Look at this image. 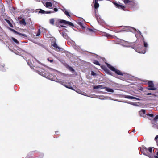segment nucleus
Instances as JSON below:
<instances>
[{
  "label": "nucleus",
  "mask_w": 158,
  "mask_h": 158,
  "mask_svg": "<svg viewBox=\"0 0 158 158\" xmlns=\"http://www.w3.org/2000/svg\"><path fill=\"white\" fill-rule=\"evenodd\" d=\"M107 65L109 68L111 70L114 72L116 74L120 75H123L122 73L119 70L115 68L114 67L108 64H107Z\"/></svg>",
  "instance_id": "nucleus-1"
},
{
  "label": "nucleus",
  "mask_w": 158,
  "mask_h": 158,
  "mask_svg": "<svg viewBox=\"0 0 158 158\" xmlns=\"http://www.w3.org/2000/svg\"><path fill=\"white\" fill-rule=\"evenodd\" d=\"M136 51L140 53H145L146 52V48L141 45H138L137 48H136Z\"/></svg>",
  "instance_id": "nucleus-2"
},
{
  "label": "nucleus",
  "mask_w": 158,
  "mask_h": 158,
  "mask_svg": "<svg viewBox=\"0 0 158 158\" xmlns=\"http://www.w3.org/2000/svg\"><path fill=\"white\" fill-rule=\"evenodd\" d=\"M120 31H126L127 32L133 31L134 29L133 27L129 26H123L121 27Z\"/></svg>",
  "instance_id": "nucleus-3"
},
{
  "label": "nucleus",
  "mask_w": 158,
  "mask_h": 158,
  "mask_svg": "<svg viewBox=\"0 0 158 158\" xmlns=\"http://www.w3.org/2000/svg\"><path fill=\"white\" fill-rule=\"evenodd\" d=\"M148 86L147 88L148 90H156V88L154 87V85L152 81H150L148 82Z\"/></svg>",
  "instance_id": "nucleus-4"
},
{
  "label": "nucleus",
  "mask_w": 158,
  "mask_h": 158,
  "mask_svg": "<svg viewBox=\"0 0 158 158\" xmlns=\"http://www.w3.org/2000/svg\"><path fill=\"white\" fill-rule=\"evenodd\" d=\"M57 22L60 23H62L64 24H68L69 25L72 26L73 27L74 26L73 24L71 22L69 21H67L64 20H57Z\"/></svg>",
  "instance_id": "nucleus-5"
},
{
  "label": "nucleus",
  "mask_w": 158,
  "mask_h": 158,
  "mask_svg": "<svg viewBox=\"0 0 158 158\" xmlns=\"http://www.w3.org/2000/svg\"><path fill=\"white\" fill-rule=\"evenodd\" d=\"M141 151L144 155L148 156H150V154L148 152V149L146 147H143V149H141Z\"/></svg>",
  "instance_id": "nucleus-6"
},
{
  "label": "nucleus",
  "mask_w": 158,
  "mask_h": 158,
  "mask_svg": "<svg viewBox=\"0 0 158 158\" xmlns=\"http://www.w3.org/2000/svg\"><path fill=\"white\" fill-rule=\"evenodd\" d=\"M112 3L116 6V8L118 9H121L123 10H125V7L124 6L119 4L116 2L114 1H113Z\"/></svg>",
  "instance_id": "nucleus-7"
},
{
  "label": "nucleus",
  "mask_w": 158,
  "mask_h": 158,
  "mask_svg": "<svg viewBox=\"0 0 158 158\" xmlns=\"http://www.w3.org/2000/svg\"><path fill=\"white\" fill-rule=\"evenodd\" d=\"M11 30H12V31H13L15 33L19 35L23 36L24 38H26L27 37V35L25 34L21 33L19 32L18 31H16L15 30L13 29H11Z\"/></svg>",
  "instance_id": "nucleus-8"
},
{
  "label": "nucleus",
  "mask_w": 158,
  "mask_h": 158,
  "mask_svg": "<svg viewBox=\"0 0 158 158\" xmlns=\"http://www.w3.org/2000/svg\"><path fill=\"white\" fill-rule=\"evenodd\" d=\"M146 111L144 110H141V111L139 112V114L141 116L145 117V116Z\"/></svg>",
  "instance_id": "nucleus-9"
},
{
  "label": "nucleus",
  "mask_w": 158,
  "mask_h": 158,
  "mask_svg": "<svg viewBox=\"0 0 158 158\" xmlns=\"http://www.w3.org/2000/svg\"><path fill=\"white\" fill-rule=\"evenodd\" d=\"M93 2L94 3V7L95 9H97L99 6V4L98 3L97 0H93Z\"/></svg>",
  "instance_id": "nucleus-10"
},
{
  "label": "nucleus",
  "mask_w": 158,
  "mask_h": 158,
  "mask_svg": "<svg viewBox=\"0 0 158 158\" xmlns=\"http://www.w3.org/2000/svg\"><path fill=\"white\" fill-rule=\"evenodd\" d=\"M44 6L46 7L49 8V7H51L52 6V3L50 2H46L45 5H44Z\"/></svg>",
  "instance_id": "nucleus-11"
},
{
  "label": "nucleus",
  "mask_w": 158,
  "mask_h": 158,
  "mask_svg": "<svg viewBox=\"0 0 158 158\" xmlns=\"http://www.w3.org/2000/svg\"><path fill=\"white\" fill-rule=\"evenodd\" d=\"M93 88L94 89H104V87H103V86L102 85H99L97 86H94Z\"/></svg>",
  "instance_id": "nucleus-12"
},
{
  "label": "nucleus",
  "mask_w": 158,
  "mask_h": 158,
  "mask_svg": "<svg viewBox=\"0 0 158 158\" xmlns=\"http://www.w3.org/2000/svg\"><path fill=\"white\" fill-rule=\"evenodd\" d=\"M65 66H66V67L68 69L69 71H70L71 72H73L74 71V69L72 67L69 65L68 64H66V65Z\"/></svg>",
  "instance_id": "nucleus-13"
},
{
  "label": "nucleus",
  "mask_w": 158,
  "mask_h": 158,
  "mask_svg": "<svg viewBox=\"0 0 158 158\" xmlns=\"http://www.w3.org/2000/svg\"><path fill=\"white\" fill-rule=\"evenodd\" d=\"M104 89H105L106 90L107 92L113 93L114 92V90L109 88L108 87H104Z\"/></svg>",
  "instance_id": "nucleus-14"
},
{
  "label": "nucleus",
  "mask_w": 158,
  "mask_h": 158,
  "mask_svg": "<svg viewBox=\"0 0 158 158\" xmlns=\"http://www.w3.org/2000/svg\"><path fill=\"white\" fill-rule=\"evenodd\" d=\"M63 37L65 38L66 39H67L68 38V36L67 35V33H65L64 32H63L61 33Z\"/></svg>",
  "instance_id": "nucleus-15"
},
{
  "label": "nucleus",
  "mask_w": 158,
  "mask_h": 158,
  "mask_svg": "<svg viewBox=\"0 0 158 158\" xmlns=\"http://www.w3.org/2000/svg\"><path fill=\"white\" fill-rule=\"evenodd\" d=\"M36 12H38L41 14L45 13V11H44L41 9H37L36 10Z\"/></svg>",
  "instance_id": "nucleus-16"
},
{
  "label": "nucleus",
  "mask_w": 158,
  "mask_h": 158,
  "mask_svg": "<svg viewBox=\"0 0 158 158\" xmlns=\"http://www.w3.org/2000/svg\"><path fill=\"white\" fill-rule=\"evenodd\" d=\"M52 46L55 48H56L59 50H60L61 49V48H60L58 46L56 42H54L52 44Z\"/></svg>",
  "instance_id": "nucleus-17"
},
{
  "label": "nucleus",
  "mask_w": 158,
  "mask_h": 158,
  "mask_svg": "<svg viewBox=\"0 0 158 158\" xmlns=\"http://www.w3.org/2000/svg\"><path fill=\"white\" fill-rule=\"evenodd\" d=\"M105 72H106V73L110 75L113 76V73H112L109 70L107 69H106L105 70Z\"/></svg>",
  "instance_id": "nucleus-18"
},
{
  "label": "nucleus",
  "mask_w": 158,
  "mask_h": 158,
  "mask_svg": "<svg viewBox=\"0 0 158 158\" xmlns=\"http://www.w3.org/2000/svg\"><path fill=\"white\" fill-rule=\"evenodd\" d=\"M19 22L20 24H22L24 26H25L26 25V22L24 19H22L19 21Z\"/></svg>",
  "instance_id": "nucleus-19"
},
{
  "label": "nucleus",
  "mask_w": 158,
  "mask_h": 158,
  "mask_svg": "<svg viewBox=\"0 0 158 158\" xmlns=\"http://www.w3.org/2000/svg\"><path fill=\"white\" fill-rule=\"evenodd\" d=\"M125 98H127L130 99H135L136 100H139V99L137 98L131 96H126Z\"/></svg>",
  "instance_id": "nucleus-20"
},
{
  "label": "nucleus",
  "mask_w": 158,
  "mask_h": 158,
  "mask_svg": "<svg viewBox=\"0 0 158 158\" xmlns=\"http://www.w3.org/2000/svg\"><path fill=\"white\" fill-rule=\"evenodd\" d=\"M63 11L67 16L70 17L69 13L66 9H64L63 10Z\"/></svg>",
  "instance_id": "nucleus-21"
},
{
  "label": "nucleus",
  "mask_w": 158,
  "mask_h": 158,
  "mask_svg": "<svg viewBox=\"0 0 158 158\" xmlns=\"http://www.w3.org/2000/svg\"><path fill=\"white\" fill-rule=\"evenodd\" d=\"M5 20L6 21V22L11 27H13L12 24H11L10 21H9V20L5 19Z\"/></svg>",
  "instance_id": "nucleus-22"
},
{
  "label": "nucleus",
  "mask_w": 158,
  "mask_h": 158,
  "mask_svg": "<svg viewBox=\"0 0 158 158\" xmlns=\"http://www.w3.org/2000/svg\"><path fill=\"white\" fill-rule=\"evenodd\" d=\"M93 63L95 64L96 65H99V66H100V64L99 63V62L98 61V60H94L93 62Z\"/></svg>",
  "instance_id": "nucleus-23"
},
{
  "label": "nucleus",
  "mask_w": 158,
  "mask_h": 158,
  "mask_svg": "<svg viewBox=\"0 0 158 158\" xmlns=\"http://www.w3.org/2000/svg\"><path fill=\"white\" fill-rule=\"evenodd\" d=\"M153 147H150L148 148V152H149L150 153H152V149Z\"/></svg>",
  "instance_id": "nucleus-24"
},
{
  "label": "nucleus",
  "mask_w": 158,
  "mask_h": 158,
  "mask_svg": "<svg viewBox=\"0 0 158 158\" xmlns=\"http://www.w3.org/2000/svg\"><path fill=\"white\" fill-rule=\"evenodd\" d=\"M54 19H52L50 20V24L54 25Z\"/></svg>",
  "instance_id": "nucleus-25"
},
{
  "label": "nucleus",
  "mask_w": 158,
  "mask_h": 158,
  "mask_svg": "<svg viewBox=\"0 0 158 158\" xmlns=\"http://www.w3.org/2000/svg\"><path fill=\"white\" fill-rule=\"evenodd\" d=\"M12 39L13 40V41L16 43L17 44H19V41L15 38L13 37H12Z\"/></svg>",
  "instance_id": "nucleus-26"
},
{
  "label": "nucleus",
  "mask_w": 158,
  "mask_h": 158,
  "mask_svg": "<svg viewBox=\"0 0 158 158\" xmlns=\"http://www.w3.org/2000/svg\"><path fill=\"white\" fill-rule=\"evenodd\" d=\"M123 2L125 4H127L130 2L132 3H133L132 2H131L129 0H124Z\"/></svg>",
  "instance_id": "nucleus-27"
},
{
  "label": "nucleus",
  "mask_w": 158,
  "mask_h": 158,
  "mask_svg": "<svg viewBox=\"0 0 158 158\" xmlns=\"http://www.w3.org/2000/svg\"><path fill=\"white\" fill-rule=\"evenodd\" d=\"M54 12V11H45V13L48 14H50L51 13H53Z\"/></svg>",
  "instance_id": "nucleus-28"
},
{
  "label": "nucleus",
  "mask_w": 158,
  "mask_h": 158,
  "mask_svg": "<svg viewBox=\"0 0 158 158\" xmlns=\"http://www.w3.org/2000/svg\"><path fill=\"white\" fill-rule=\"evenodd\" d=\"M143 42H144L143 44H144V47H145L146 48L147 47H148V44H147V43L145 42L144 40L143 41Z\"/></svg>",
  "instance_id": "nucleus-29"
},
{
  "label": "nucleus",
  "mask_w": 158,
  "mask_h": 158,
  "mask_svg": "<svg viewBox=\"0 0 158 158\" xmlns=\"http://www.w3.org/2000/svg\"><path fill=\"white\" fill-rule=\"evenodd\" d=\"M64 85L66 87H67L69 89H72V90L73 89V87L71 86H68V85Z\"/></svg>",
  "instance_id": "nucleus-30"
},
{
  "label": "nucleus",
  "mask_w": 158,
  "mask_h": 158,
  "mask_svg": "<svg viewBox=\"0 0 158 158\" xmlns=\"http://www.w3.org/2000/svg\"><path fill=\"white\" fill-rule=\"evenodd\" d=\"M47 60L50 63H52L53 61V59H50L49 58H48Z\"/></svg>",
  "instance_id": "nucleus-31"
},
{
  "label": "nucleus",
  "mask_w": 158,
  "mask_h": 158,
  "mask_svg": "<svg viewBox=\"0 0 158 158\" xmlns=\"http://www.w3.org/2000/svg\"><path fill=\"white\" fill-rule=\"evenodd\" d=\"M40 29H39L37 33L36 34V35L37 36H39L40 35Z\"/></svg>",
  "instance_id": "nucleus-32"
},
{
  "label": "nucleus",
  "mask_w": 158,
  "mask_h": 158,
  "mask_svg": "<svg viewBox=\"0 0 158 158\" xmlns=\"http://www.w3.org/2000/svg\"><path fill=\"white\" fill-rule=\"evenodd\" d=\"M158 119V115H157L155 116V117L154 118V120L155 121H156Z\"/></svg>",
  "instance_id": "nucleus-33"
},
{
  "label": "nucleus",
  "mask_w": 158,
  "mask_h": 158,
  "mask_svg": "<svg viewBox=\"0 0 158 158\" xmlns=\"http://www.w3.org/2000/svg\"><path fill=\"white\" fill-rule=\"evenodd\" d=\"M78 24L81 27H83V24L82 23H81V22H79L78 23Z\"/></svg>",
  "instance_id": "nucleus-34"
},
{
  "label": "nucleus",
  "mask_w": 158,
  "mask_h": 158,
  "mask_svg": "<svg viewBox=\"0 0 158 158\" xmlns=\"http://www.w3.org/2000/svg\"><path fill=\"white\" fill-rule=\"evenodd\" d=\"M91 75L93 76H95L96 75V73L93 71L91 72Z\"/></svg>",
  "instance_id": "nucleus-35"
},
{
  "label": "nucleus",
  "mask_w": 158,
  "mask_h": 158,
  "mask_svg": "<svg viewBox=\"0 0 158 158\" xmlns=\"http://www.w3.org/2000/svg\"><path fill=\"white\" fill-rule=\"evenodd\" d=\"M147 115L151 117H153L154 116L153 114H148Z\"/></svg>",
  "instance_id": "nucleus-36"
},
{
  "label": "nucleus",
  "mask_w": 158,
  "mask_h": 158,
  "mask_svg": "<svg viewBox=\"0 0 158 158\" xmlns=\"http://www.w3.org/2000/svg\"><path fill=\"white\" fill-rule=\"evenodd\" d=\"M158 140V135H157L155 138V140L156 141Z\"/></svg>",
  "instance_id": "nucleus-37"
},
{
  "label": "nucleus",
  "mask_w": 158,
  "mask_h": 158,
  "mask_svg": "<svg viewBox=\"0 0 158 158\" xmlns=\"http://www.w3.org/2000/svg\"><path fill=\"white\" fill-rule=\"evenodd\" d=\"M89 31L90 32H93L94 31L93 30L91 29H89Z\"/></svg>",
  "instance_id": "nucleus-38"
},
{
  "label": "nucleus",
  "mask_w": 158,
  "mask_h": 158,
  "mask_svg": "<svg viewBox=\"0 0 158 158\" xmlns=\"http://www.w3.org/2000/svg\"><path fill=\"white\" fill-rule=\"evenodd\" d=\"M146 94L148 95H152L153 96H155V95L154 94H152L151 93H148Z\"/></svg>",
  "instance_id": "nucleus-39"
},
{
  "label": "nucleus",
  "mask_w": 158,
  "mask_h": 158,
  "mask_svg": "<svg viewBox=\"0 0 158 158\" xmlns=\"http://www.w3.org/2000/svg\"><path fill=\"white\" fill-rule=\"evenodd\" d=\"M54 10L55 12H57L58 11V9L56 8H54Z\"/></svg>",
  "instance_id": "nucleus-40"
},
{
  "label": "nucleus",
  "mask_w": 158,
  "mask_h": 158,
  "mask_svg": "<svg viewBox=\"0 0 158 158\" xmlns=\"http://www.w3.org/2000/svg\"><path fill=\"white\" fill-rule=\"evenodd\" d=\"M158 156H154V157L155 158H158Z\"/></svg>",
  "instance_id": "nucleus-41"
},
{
  "label": "nucleus",
  "mask_w": 158,
  "mask_h": 158,
  "mask_svg": "<svg viewBox=\"0 0 158 158\" xmlns=\"http://www.w3.org/2000/svg\"><path fill=\"white\" fill-rule=\"evenodd\" d=\"M116 37L115 36H114L113 37V38H115Z\"/></svg>",
  "instance_id": "nucleus-42"
},
{
  "label": "nucleus",
  "mask_w": 158,
  "mask_h": 158,
  "mask_svg": "<svg viewBox=\"0 0 158 158\" xmlns=\"http://www.w3.org/2000/svg\"><path fill=\"white\" fill-rule=\"evenodd\" d=\"M156 155H157V156H158V152H157Z\"/></svg>",
  "instance_id": "nucleus-43"
},
{
  "label": "nucleus",
  "mask_w": 158,
  "mask_h": 158,
  "mask_svg": "<svg viewBox=\"0 0 158 158\" xmlns=\"http://www.w3.org/2000/svg\"><path fill=\"white\" fill-rule=\"evenodd\" d=\"M62 27H64V26H62Z\"/></svg>",
  "instance_id": "nucleus-44"
}]
</instances>
